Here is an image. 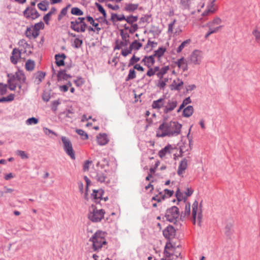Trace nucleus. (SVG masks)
<instances>
[{"label":"nucleus","instance_id":"nucleus-21","mask_svg":"<svg viewBox=\"0 0 260 260\" xmlns=\"http://www.w3.org/2000/svg\"><path fill=\"white\" fill-rule=\"evenodd\" d=\"M25 34L29 39H36L39 35V32H37L32 26L27 28Z\"/></svg>","mask_w":260,"mask_h":260},{"label":"nucleus","instance_id":"nucleus-6","mask_svg":"<svg viewBox=\"0 0 260 260\" xmlns=\"http://www.w3.org/2000/svg\"><path fill=\"white\" fill-rule=\"evenodd\" d=\"M221 23V20L217 17L204 25V27L207 26L209 28L208 31L205 35V38L207 39L210 35L218 32L222 27L220 25Z\"/></svg>","mask_w":260,"mask_h":260},{"label":"nucleus","instance_id":"nucleus-56","mask_svg":"<svg viewBox=\"0 0 260 260\" xmlns=\"http://www.w3.org/2000/svg\"><path fill=\"white\" fill-rule=\"evenodd\" d=\"M7 90V86L6 84H4L3 83H0V94L3 95L5 94Z\"/></svg>","mask_w":260,"mask_h":260},{"label":"nucleus","instance_id":"nucleus-2","mask_svg":"<svg viewBox=\"0 0 260 260\" xmlns=\"http://www.w3.org/2000/svg\"><path fill=\"white\" fill-rule=\"evenodd\" d=\"M107 168L108 166L102 165L98 162L96 166L90 171V175L98 182L108 184L110 183L111 177L109 172L107 171Z\"/></svg>","mask_w":260,"mask_h":260},{"label":"nucleus","instance_id":"nucleus-28","mask_svg":"<svg viewBox=\"0 0 260 260\" xmlns=\"http://www.w3.org/2000/svg\"><path fill=\"white\" fill-rule=\"evenodd\" d=\"M193 108L192 106H188L183 110L182 115L185 117H190L193 113Z\"/></svg>","mask_w":260,"mask_h":260},{"label":"nucleus","instance_id":"nucleus-40","mask_svg":"<svg viewBox=\"0 0 260 260\" xmlns=\"http://www.w3.org/2000/svg\"><path fill=\"white\" fill-rule=\"evenodd\" d=\"M35 61L29 59L25 63V69L27 71H32L35 68Z\"/></svg>","mask_w":260,"mask_h":260},{"label":"nucleus","instance_id":"nucleus-30","mask_svg":"<svg viewBox=\"0 0 260 260\" xmlns=\"http://www.w3.org/2000/svg\"><path fill=\"white\" fill-rule=\"evenodd\" d=\"M129 43L125 41H118L117 40L115 42V46L114 48V50H119L122 49L123 47H126L128 45Z\"/></svg>","mask_w":260,"mask_h":260},{"label":"nucleus","instance_id":"nucleus-14","mask_svg":"<svg viewBox=\"0 0 260 260\" xmlns=\"http://www.w3.org/2000/svg\"><path fill=\"white\" fill-rule=\"evenodd\" d=\"M193 192V190L191 188L187 187L186 188V190L185 191L184 193L181 192L179 189H177L176 193V196L178 201H185L187 198L190 196Z\"/></svg>","mask_w":260,"mask_h":260},{"label":"nucleus","instance_id":"nucleus-17","mask_svg":"<svg viewBox=\"0 0 260 260\" xmlns=\"http://www.w3.org/2000/svg\"><path fill=\"white\" fill-rule=\"evenodd\" d=\"M176 231L173 226H168L163 231L164 237L168 239H173L175 236Z\"/></svg>","mask_w":260,"mask_h":260},{"label":"nucleus","instance_id":"nucleus-37","mask_svg":"<svg viewBox=\"0 0 260 260\" xmlns=\"http://www.w3.org/2000/svg\"><path fill=\"white\" fill-rule=\"evenodd\" d=\"M190 40L188 39L183 41L180 45L177 48L176 51L177 53H180L182 50L190 43Z\"/></svg>","mask_w":260,"mask_h":260},{"label":"nucleus","instance_id":"nucleus-62","mask_svg":"<svg viewBox=\"0 0 260 260\" xmlns=\"http://www.w3.org/2000/svg\"><path fill=\"white\" fill-rule=\"evenodd\" d=\"M60 104L58 101H55L52 103V109L53 111H56L57 109V106Z\"/></svg>","mask_w":260,"mask_h":260},{"label":"nucleus","instance_id":"nucleus-27","mask_svg":"<svg viewBox=\"0 0 260 260\" xmlns=\"http://www.w3.org/2000/svg\"><path fill=\"white\" fill-rule=\"evenodd\" d=\"M142 61L148 68H150L154 63V56H145Z\"/></svg>","mask_w":260,"mask_h":260},{"label":"nucleus","instance_id":"nucleus-54","mask_svg":"<svg viewBox=\"0 0 260 260\" xmlns=\"http://www.w3.org/2000/svg\"><path fill=\"white\" fill-rule=\"evenodd\" d=\"M32 27L37 31L39 32V30L41 29H43L44 27V24L42 22H40L39 23H37L35 24L34 26H32Z\"/></svg>","mask_w":260,"mask_h":260},{"label":"nucleus","instance_id":"nucleus-22","mask_svg":"<svg viewBox=\"0 0 260 260\" xmlns=\"http://www.w3.org/2000/svg\"><path fill=\"white\" fill-rule=\"evenodd\" d=\"M173 147L171 145H168L164 148L160 150L158 152V156L160 158H164L167 154H170L171 153V151L173 150Z\"/></svg>","mask_w":260,"mask_h":260},{"label":"nucleus","instance_id":"nucleus-4","mask_svg":"<svg viewBox=\"0 0 260 260\" xmlns=\"http://www.w3.org/2000/svg\"><path fill=\"white\" fill-rule=\"evenodd\" d=\"M170 71V68L169 66H165L161 68L157 66L156 76L158 80L157 86L160 89H164L169 82L168 74Z\"/></svg>","mask_w":260,"mask_h":260},{"label":"nucleus","instance_id":"nucleus-36","mask_svg":"<svg viewBox=\"0 0 260 260\" xmlns=\"http://www.w3.org/2000/svg\"><path fill=\"white\" fill-rule=\"evenodd\" d=\"M138 4H127L125 6V10L127 11L132 12L137 10L138 8Z\"/></svg>","mask_w":260,"mask_h":260},{"label":"nucleus","instance_id":"nucleus-59","mask_svg":"<svg viewBox=\"0 0 260 260\" xmlns=\"http://www.w3.org/2000/svg\"><path fill=\"white\" fill-rule=\"evenodd\" d=\"M140 58L134 55L130 59L129 62V66L134 65L135 63L138 62L140 60Z\"/></svg>","mask_w":260,"mask_h":260},{"label":"nucleus","instance_id":"nucleus-26","mask_svg":"<svg viewBox=\"0 0 260 260\" xmlns=\"http://www.w3.org/2000/svg\"><path fill=\"white\" fill-rule=\"evenodd\" d=\"M65 58L66 55H64V54H56L55 56V59L57 66L59 67L64 66V60Z\"/></svg>","mask_w":260,"mask_h":260},{"label":"nucleus","instance_id":"nucleus-53","mask_svg":"<svg viewBox=\"0 0 260 260\" xmlns=\"http://www.w3.org/2000/svg\"><path fill=\"white\" fill-rule=\"evenodd\" d=\"M38 119L35 118V117H31V118H28L26 121V123L27 124V125H31L32 124H36L38 123Z\"/></svg>","mask_w":260,"mask_h":260},{"label":"nucleus","instance_id":"nucleus-50","mask_svg":"<svg viewBox=\"0 0 260 260\" xmlns=\"http://www.w3.org/2000/svg\"><path fill=\"white\" fill-rule=\"evenodd\" d=\"M68 7L69 6H67L61 10V12L58 16V20L59 21L61 20L62 17L66 16L67 14Z\"/></svg>","mask_w":260,"mask_h":260},{"label":"nucleus","instance_id":"nucleus-7","mask_svg":"<svg viewBox=\"0 0 260 260\" xmlns=\"http://www.w3.org/2000/svg\"><path fill=\"white\" fill-rule=\"evenodd\" d=\"M105 213V212L103 209H98L93 205H92L88 217L91 221L98 222L104 218Z\"/></svg>","mask_w":260,"mask_h":260},{"label":"nucleus","instance_id":"nucleus-49","mask_svg":"<svg viewBox=\"0 0 260 260\" xmlns=\"http://www.w3.org/2000/svg\"><path fill=\"white\" fill-rule=\"evenodd\" d=\"M76 133L82 137L83 140H87L88 138V136L87 133L82 129H76Z\"/></svg>","mask_w":260,"mask_h":260},{"label":"nucleus","instance_id":"nucleus-39","mask_svg":"<svg viewBox=\"0 0 260 260\" xmlns=\"http://www.w3.org/2000/svg\"><path fill=\"white\" fill-rule=\"evenodd\" d=\"M138 17L134 16H129L125 17V20L129 24L133 25L135 24V22H136L138 20Z\"/></svg>","mask_w":260,"mask_h":260},{"label":"nucleus","instance_id":"nucleus-5","mask_svg":"<svg viewBox=\"0 0 260 260\" xmlns=\"http://www.w3.org/2000/svg\"><path fill=\"white\" fill-rule=\"evenodd\" d=\"M8 76L10 77L8 80V86L11 90H15L17 86H18L20 89L21 87V84L25 81L24 74L20 71L16 72L15 74L11 77L9 75Z\"/></svg>","mask_w":260,"mask_h":260},{"label":"nucleus","instance_id":"nucleus-9","mask_svg":"<svg viewBox=\"0 0 260 260\" xmlns=\"http://www.w3.org/2000/svg\"><path fill=\"white\" fill-rule=\"evenodd\" d=\"M191 215L193 224L197 222L200 225L202 219V211L201 208L198 207V203L197 201H194L192 205Z\"/></svg>","mask_w":260,"mask_h":260},{"label":"nucleus","instance_id":"nucleus-11","mask_svg":"<svg viewBox=\"0 0 260 260\" xmlns=\"http://www.w3.org/2000/svg\"><path fill=\"white\" fill-rule=\"evenodd\" d=\"M61 141L63 143V147L64 151L66 153L73 159H75V152L73 148L72 144L70 140L66 137L62 136L61 137Z\"/></svg>","mask_w":260,"mask_h":260},{"label":"nucleus","instance_id":"nucleus-45","mask_svg":"<svg viewBox=\"0 0 260 260\" xmlns=\"http://www.w3.org/2000/svg\"><path fill=\"white\" fill-rule=\"evenodd\" d=\"M124 27L125 30H128L129 32L131 34L135 32L138 29V26L137 24L131 25L130 27L125 25Z\"/></svg>","mask_w":260,"mask_h":260},{"label":"nucleus","instance_id":"nucleus-63","mask_svg":"<svg viewBox=\"0 0 260 260\" xmlns=\"http://www.w3.org/2000/svg\"><path fill=\"white\" fill-rule=\"evenodd\" d=\"M156 45L157 43L154 42L153 41H151L150 40H148L146 45V47L148 48L149 47H151V48H153L156 47Z\"/></svg>","mask_w":260,"mask_h":260},{"label":"nucleus","instance_id":"nucleus-55","mask_svg":"<svg viewBox=\"0 0 260 260\" xmlns=\"http://www.w3.org/2000/svg\"><path fill=\"white\" fill-rule=\"evenodd\" d=\"M74 83L77 86L80 87L84 83V80L81 77H78L74 80Z\"/></svg>","mask_w":260,"mask_h":260},{"label":"nucleus","instance_id":"nucleus-15","mask_svg":"<svg viewBox=\"0 0 260 260\" xmlns=\"http://www.w3.org/2000/svg\"><path fill=\"white\" fill-rule=\"evenodd\" d=\"M23 14L26 18L30 19H35L39 16V14L36 9L29 8H27Z\"/></svg>","mask_w":260,"mask_h":260},{"label":"nucleus","instance_id":"nucleus-44","mask_svg":"<svg viewBox=\"0 0 260 260\" xmlns=\"http://www.w3.org/2000/svg\"><path fill=\"white\" fill-rule=\"evenodd\" d=\"M45 76V74L43 72H39L35 78V82L37 84H39L41 82H42V80L44 78Z\"/></svg>","mask_w":260,"mask_h":260},{"label":"nucleus","instance_id":"nucleus-51","mask_svg":"<svg viewBox=\"0 0 260 260\" xmlns=\"http://www.w3.org/2000/svg\"><path fill=\"white\" fill-rule=\"evenodd\" d=\"M190 214V205L189 203H186L185 210L183 213L184 217H188Z\"/></svg>","mask_w":260,"mask_h":260},{"label":"nucleus","instance_id":"nucleus-41","mask_svg":"<svg viewBox=\"0 0 260 260\" xmlns=\"http://www.w3.org/2000/svg\"><path fill=\"white\" fill-rule=\"evenodd\" d=\"M252 35L254 37L255 42L260 45V31L257 29H254L252 31Z\"/></svg>","mask_w":260,"mask_h":260},{"label":"nucleus","instance_id":"nucleus-10","mask_svg":"<svg viewBox=\"0 0 260 260\" xmlns=\"http://www.w3.org/2000/svg\"><path fill=\"white\" fill-rule=\"evenodd\" d=\"M203 58V53L199 50H194L189 56L188 62L193 65H200Z\"/></svg>","mask_w":260,"mask_h":260},{"label":"nucleus","instance_id":"nucleus-46","mask_svg":"<svg viewBox=\"0 0 260 260\" xmlns=\"http://www.w3.org/2000/svg\"><path fill=\"white\" fill-rule=\"evenodd\" d=\"M71 13L73 15L81 16L83 14V12L78 8L74 7L71 10Z\"/></svg>","mask_w":260,"mask_h":260},{"label":"nucleus","instance_id":"nucleus-48","mask_svg":"<svg viewBox=\"0 0 260 260\" xmlns=\"http://www.w3.org/2000/svg\"><path fill=\"white\" fill-rule=\"evenodd\" d=\"M136 77V72L134 69H130L129 73L126 77V80L128 81Z\"/></svg>","mask_w":260,"mask_h":260},{"label":"nucleus","instance_id":"nucleus-29","mask_svg":"<svg viewBox=\"0 0 260 260\" xmlns=\"http://www.w3.org/2000/svg\"><path fill=\"white\" fill-rule=\"evenodd\" d=\"M183 81L180 79L177 78L173 81V82L171 85L172 89L179 90L180 89L181 87L183 85Z\"/></svg>","mask_w":260,"mask_h":260},{"label":"nucleus","instance_id":"nucleus-32","mask_svg":"<svg viewBox=\"0 0 260 260\" xmlns=\"http://www.w3.org/2000/svg\"><path fill=\"white\" fill-rule=\"evenodd\" d=\"M96 4V7H97V8L98 9V10L103 15V18H102V23H106L107 25H108V21L106 19V17L107 14H106L105 10H104L103 7L100 4H97V3Z\"/></svg>","mask_w":260,"mask_h":260},{"label":"nucleus","instance_id":"nucleus-35","mask_svg":"<svg viewBox=\"0 0 260 260\" xmlns=\"http://www.w3.org/2000/svg\"><path fill=\"white\" fill-rule=\"evenodd\" d=\"M71 76L67 74L64 71H61L57 74V80L58 81L62 80H67L69 78H71Z\"/></svg>","mask_w":260,"mask_h":260},{"label":"nucleus","instance_id":"nucleus-42","mask_svg":"<svg viewBox=\"0 0 260 260\" xmlns=\"http://www.w3.org/2000/svg\"><path fill=\"white\" fill-rule=\"evenodd\" d=\"M157 66L154 68H150L146 73V75L148 77L153 76L154 75H157Z\"/></svg>","mask_w":260,"mask_h":260},{"label":"nucleus","instance_id":"nucleus-60","mask_svg":"<svg viewBox=\"0 0 260 260\" xmlns=\"http://www.w3.org/2000/svg\"><path fill=\"white\" fill-rule=\"evenodd\" d=\"M17 155L20 156L22 159L27 158L28 156L25 151L22 150H17L16 152Z\"/></svg>","mask_w":260,"mask_h":260},{"label":"nucleus","instance_id":"nucleus-24","mask_svg":"<svg viewBox=\"0 0 260 260\" xmlns=\"http://www.w3.org/2000/svg\"><path fill=\"white\" fill-rule=\"evenodd\" d=\"M96 141L99 145H105L108 143L109 140L105 134H100L96 137Z\"/></svg>","mask_w":260,"mask_h":260},{"label":"nucleus","instance_id":"nucleus-33","mask_svg":"<svg viewBox=\"0 0 260 260\" xmlns=\"http://www.w3.org/2000/svg\"><path fill=\"white\" fill-rule=\"evenodd\" d=\"M142 47V43H140L137 40L134 41L129 46V47L132 50L138 51Z\"/></svg>","mask_w":260,"mask_h":260},{"label":"nucleus","instance_id":"nucleus-34","mask_svg":"<svg viewBox=\"0 0 260 260\" xmlns=\"http://www.w3.org/2000/svg\"><path fill=\"white\" fill-rule=\"evenodd\" d=\"M111 19L113 22H115L118 21L125 20V17L123 14L118 15L116 14H112L111 15Z\"/></svg>","mask_w":260,"mask_h":260},{"label":"nucleus","instance_id":"nucleus-43","mask_svg":"<svg viewBox=\"0 0 260 260\" xmlns=\"http://www.w3.org/2000/svg\"><path fill=\"white\" fill-rule=\"evenodd\" d=\"M120 35H121L122 40L129 43V35L126 32V30H125V29L121 30L120 31Z\"/></svg>","mask_w":260,"mask_h":260},{"label":"nucleus","instance_id":"nucleus-64","mask_svg":"<svg viewBox=\"0 0 260 260\" xmlns=\"http://www.w3.org/2000/svg\"><path fill=\"white\" fill-rule=\"evenodd\" d=\"M134 69L137 70L141 72H143L144 71V69L143 68V67L139 64H135L134 66Z\"/></svg>","mask_w":260,"mask_h":260},{"label":"nucleus","instance_id":"nucleus-19","mask_svg":"<svg viewBox=\"0 0 260 260\" xmlns=\"http://www.w3.org/2000/svg\"><path fill=\"white\" fill-rule=\"evenodd\" d=\"M175 64L177 66L178 68L181 70L182 72H185L188 70V63L183 57L175 61Z\"/></svg>","mask_w":260,"mask_h":260},{"label":"nucleus","instance_id":"nucleus-57","mask_svg":"<svg viewBox=\"0 0 260 260\" xmlns=\"http://www.w3.org/2000/svg\"><path fill=\"white\" fill-rule=\"evenodd\" d=\"M82 43H83L82 40L79 38H76L74 40V45L76 48H78L82 46Z\"/></svg>","mask_w":260,"mask_h":260},{"label":"nucleus","instance_id":"nucleus-58","mask_svg":"<svg viewBox=\"0 0 260 260\" xmlns=\"http://www.w3.org/2000/svg\"><path fill=\"white\" fill-rule=\"evenodd\" d=\"M132 52V50L129 47L128 48H126L122 49L121 51V55L124 57L126 56L128 54H131Z\"/></svg>","mask_w":260,"mask_h":260},{"label":"nucleus","instance_id":"nucleus-3","mask_svg":"<svg viewBox=\"0 0 260 260\" xmlns=\"http://www.w3.org/2000/svg\"><path fill=\"white\" fill-rule=\"evenodd\" d=\"M106 236V233L98 231L90 238L89 242L91 243L92 248L94 251H97L103 247H107Z\"/></svg>","mask_w":260,"mask_h":260},{"label":"nucleus","instance_id":"nucleus-47","mask_svg":"<svg viewBox=\"0 0 260 260\" xmlns=\"http://www.w3.org/2000/svg\"><path fill=\"white\" fill-rule=\"evenodd\" d=\"M172 248L173 246L171 243L169 242L166 244L164 252L167 256H169L170 255L169 251Z\"/></svg>","mask_w":260,"mask_h":260},{"label":"nucleus","instance_id":"nucleus-20","mask_svg":"<svg viewBox=\"0 0 260 260\" xmlns=\"http://www.w3.org/2000/svg\"><path fill=\"white\" fill-rule=\"evenodd\" d=\"M188 166V160L186 158H183L179 163L177 173L179 176H181L187 169Z\"/></svg>","mask_w":260,"mask_h":260},{"label":"nucleus","instance_id":"nucleus-31","mask_svg":"<svg viewBox=\"0 0 260 260\" xmlns=\"http://www.w3.org/2000/svg\"><path fill=\"white\" fill-rule=\"evenodd\" d=\"M103 191L102 190H93V192L91 194V197L93 200H94L95 202H98L99 199L102 198Z\"/></svg>","mask_w":260,"mask_h":260},{"label":"nucleus","instance_id":"nucleus-25","mask_svg":"<svg viewBox=\"0 0 260 260\" xmlns=\"http://www.w3.org/2000/svg\"><path fill=\"white\" fill-rule=\"evenodd\" d=\"M215 11L214 2L212 1L208 6L207 9L202 14L203 16H207L213 13Z\"/></svg>","mask_w":260,"mask_h":260},{"label":"nucleus","instance_id":"nucleus-12","mask_svg":"<svg viewBox=\"0 0 260 260\" xmlns=\"http://www.w3.org/2000/svg\"><path fill=\"white\" fill-rule=\"evenodd\" d=\"M179 215L178 208L176 206H173L167 210L165 218L166 220L170 222H175L176 221V219L178 218Z\"/></svg>","mask_w":260,"mask_h":260},{"label":"nucleus","instance_id":"nucleus-52","mask_svg":"<svg viewBox=\"0 0 260 260\" xmlns=\"http://www.w3.org/2000/svg\"><path fill=\"white\" fill-rule=\"evenodd\" d=\"M91 165H92L91 161H89V160L86 161L84 164V167H83L84 171H89L90 172V171L92 169V168H91V169L89 168L90 166Z\"/></svg>","mask_w":260,"mask_h":260},{"label":"nucleus","instance_id":"nucleus-61","mask_svg":"<svg viewBox=\"0 0 260 260\" xmlns=\"http://www.w3.org/2000/svg\"><path fill=\"white\" fill-rule=\"evenodd\" d=\"M38 7L39 9L42 11L47 10V6L45 2H41L38 4Z\"/></svg>","mask_w":260,"mask_h":260},{"label":"nucleus","instance_id":"nucleus-16","mask_svg":"<svg viewBox=\"0 0 260 260\" xmlns=\"http://www.w3.org/2000/svg\"><path fill=\"white\" fill-rule=\"evenodd\" d=\"M177 102L174 100H169L168 102L166 101V104L165 106V108L163 109V111L165 113H168L174 110L177 106Z\"/></svg>","mask_w":260,"mask_h":260},{"label":"nucleus","instance_id":"nucleus-18","mask_svg":"<svg viewBox=\"0 0 260 260\" xmlns=\"http://www.w3.org/2000/svg\"><path fill=\"white\" fill-rule=\"evenodd\" d=\"M166 104V98H160L157 100L154 101L152 104L153 109L159 110L161 108H165V104Z\"/></svg>","mask_w":260,"mask_h":260},{"label":"nucleus","instance_id":"nucleus-38","mask_svg":"<svg viewBox=\"0 0 260 260\" xmlns=\"http://www.w3.org/2000/svg\"><path fill=\"white\" fill-rule=\"evenodd\" d=\"M166 51V49L164 47H159L157 50L154 52V56L158 58L161 57Z\"/></svg>","mask_w":260,"mask_h":260},{"label":"nucleus","instance_id":"nucleus-8","mask_svg":"<svg viewBox=\"0 0 260 260\" xmlns=\"http://www.w3.org/2000/svg\"><path fill=\"white\" fill-rule=\"evenodd\" d=\"M85 18L78 17L71 22V28L77 32H84L85 31L87 25L84 22Z\"/></svg>","mask_w":260,"mask_h":260},{"label":"nucleus","instance_id":"nucleus-13","mask_svg":"<svg viewBox=\"0 0 260 260\" xmlns=\"http://www.w3.org/2000/svg\"><path fill=\"white\" fill-rule=\"evenodd\" d=\"M176 22V20L174 19L172 23L169 24L168 30L169 34L178 36L182 32L181 28L177 25Z\"/></svg>","mask_w":260,"mask_h":260},{"label":"nucleus","instance_id":"nucleus-1","mask_svg":"<svg viewBox=\"0 0 260 260\" xmlns=\"http://www.w3.org/2000/svg\"><path fill=\"white\" fill-rule=\"evenodd\" d=\"M181 127L177 121L164 120L157 129L156 136L158 138L175 137L180 134Z\"/></svg>","mask_w":260,"mask_h":260},{"label":"nucleus","instance_id":"nucleus-23","mask_svg":"<svg viewBox=\"0 0 260 260\" xmlns=\"http://www.w3.org/2000/svg\"><path fill=\"white\" fill-rule=\"evenodd\" d=\"M20 57V51L18 49H14L12 51V55L11 57V62L14 64H16Z\"/></svg>","mask_w":260,"mask_h":260}]
</instances>
